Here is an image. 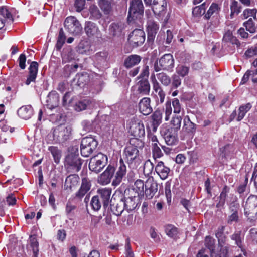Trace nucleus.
<instances>
[{
	"mask_svg": "<svg viewBox=\"0 0 257 257\" xmlns=\"http://www.w3.org/2000/svg\"><path fill=\"white\" fill-rule=\"evenodd\" d=\"M134 144H130L125 149L124 154L125 159L130 165H133L134 163H138L140 161L139 151L138 148L141 149L144 147V143L140 140H132Z\"/></svg>",
	"mask_w": 257,
	"mask_h": 257,
	"instance_id": "obj_1",
	"label": "nucleus"
},
{
	"mask_svg": "<svg viewBox=\"0 0 257 257\" xmlns=\"http://www.w3.org/2000/svg\"><path fill=\"white\" fill-rule=\"evenodd\" d=\"M175 60L171 54H165L160 59L156 60L154 64V70L156 72L161 70L172 72L174 67Z\"/></svg>",
	"mask_w": 257,
	"mask_h": 257,
	"instance_id": "obj_2",
	"label": "nucleus"
},
{
	"mask_svg": "<svg viewBox=\"0 0 257 257\" xmlns=\"http://www.w3.org/2000/svg\"><path fill=\"white\" fill-rule=\"evenodd\" d=\"M244 214L248 218V220L252 222L257 216V196L251 195L247 199L245 205Z\"/></svg>",
	"mask_w": 257,
	"mask_h": 257,
	"instance_id": "obj_3",
	"label": "nucleus"
},
{
	"mask_svg": "<svg viewBox=\"0 0 257 257\" xmlns=\"http://www.w3.org/2000/svg\"><path fill=\"white\" fill-rule=\"evenodd\" d=\"M97 145V141L93 137L83 138L80 145L81 155L85 157H89L96 149Z\"/></svg>",
	"mask_w": 257,
	"mask_h": 257,
	"instance_id": "obj_4",
	"label": "nucleus"
},
{
	"mask_svg": "<svg viewBox=\"0 0 257 257\" xmlns=\"http://www.w3.org/2000/svg\"><path fill=\"white\" fill-rule=\"evenodd\" d=\"M107 162V156L101 153H99L90 159L89 168L91 171L98 173L101 171L106 165Z\"/></svg>",
	"mask_w": 257,
	"mask_h": 257,
	"instance_id": "obj_5",
	"label": "nucleus"
},
{
	"mask_svg": "<svg viewBox=\"0 0 257 257\" xmlns=\"http://www.w3.org/2000/svg\"><path fill=\"white\" fill-rule=\"evenodd\" d=\"M65 29L70 34L74 36L80 35L82 31V27L80 22L74 16L67 17L64 21Z\"/></svg>",
	"mask_w": 257,
	"mask_h": 257,
	"instance_id": "obj_6",
	"label": "nucleus"
},
{
	"mask_svg": "<svg viewBox=\"0 0 257 257\" xmlns=\"http://www.w3.org/2000/svg\"><path fill=\"white\" fill-rule=\"evenodd\" d=\"M72 128L71 126H58L55 128L52 134L54 140L56 142H63L69 139L72 135Z\"/></svg>",
	"mask_w": 257,
	"mask_h": 257,
	"instance_id": "obj_7",
	"label": "nucleus"
},
{
	"mask_svg": "<svg viewBox=\"0 0 257 257\" xmlns=\"http://www.w3.org/2000/svg\"><path fill=\"white\" fill-rule=\"evenodd\" d=\"M144 6L142 0H132L130 4L128 19H140L143 16Z\"/></svg>",
	"mask_w": 257,
	"mask_h": 257,
	"instance_id": "obj_8",
	"label": "nucleus"
},
{
	"mask_svg": "<svg viewBox=\"0 0 257 257\" xmlns=\"http://www.w3.org/2000/svg\"><path fill=\"white\" fill-rule=\"evenodd\" d=\"M65 161L69 166V168L73 172H77L80 170L82 161L79 157L78 154L73 153L69 154L66 157Z\"/></svg>",
	"mask_w": 257,
	"mask_h": 257,
	"instance_id": "obj_9",
	"label": "nucleus"
},
{
	"mask_svg": "<svg viewBox=\"0 0 257 257\" xmlns=\"http://www.w3.org/2000/svg\"><path fill=\"white\" fill-rule=\"evenodd\" d=\"M177 131L172 127L166 126L162 128L161 134L168 145H175L177 141Z\"/></svg>",
	"mask_w": 257,
	"mask_h": 257,
	"instance_id": "obj_10",
	"label": "nucleus"
},
{
	"mask_svg": "<svg viewBox=\"0 0 257 257\" xmlns=\"http://www.w3.org/2000/svg\"><path fill=\"white\" fill-rule=\"evenodd\" d=\"M128 40L133 47H137L144 43L145 34L142 30L136 29L129 35Z\"/></svg>",
	"mask_w": 257,
	"mask_h": 257,
	"instance_id": "obj_11",
	"label": "nucleus"
},
{
	"mask_svg": "<svg viewBox=\"0 0 257 257\" xmlns=\"http://www.w3.org/2000/svg\"><path fill=\"white\" fill-rule=\"evenodd\" d=\"M158 190V184L153 177H149L145 182L144 194L150 199L155 195Z\"/></svg>",
	"mask_w": 257,
	"mask_h": 257,
	"instance_id": "obj_12",
	"label": "nucleus"
},
{
	"mask_svg": "<svg viewBox=\"0 0 257 257\" xmlns=\"http://www.w3.org/2000/svg\"><path fill=\"white\" fill-rule=\"evenodd\" d=\"M130 132L135 137H143L145 135V131L142 121L139 120H132L130 122Z\"/></svg>",
	"mask_w": 257,
	"mask_h": 257,
	"instance_id": "obj_13",
	"label": "nucleus"
},
{
	"mask_svg": "<svg viewBox=\"0 0 257 257\" xmlns=\"http://www.w3.org/2000/svg\"><path fill=\"white\" fill-rule=\"evenodd\" d=\"M159 28V24L152 19H148L147 25L148 41L153 42Z\"/></svg>",
	"mask_w": 257,
	"mask_h": 257,
	"instance_id": "obj_14",
	"label": "nucleus"
},
{
	"mask_svg": "<svg viewBox=\"0 0 257 257\" xmlns=\"http://www.w3.org/2000/svg\"><path fill=\"white\" fill-rule=\"evenodd\" d=\"M111 193V190L108 188L99 189L97 191V195L95 196V197H98L99 200L101 202L105 209L108 206Z\"/></svg>",
	"mask_w": 257,
	"mask_h": 257,
	"instance_id": "obj_15",
	"label": "nucleus"
},
{
	"mask_svg": "<svg viewBox=\"0 0 257 257\" xmlns=\"http://www.w3.org/2000/svg\"><path fill=\"white\" fill-rule=\"evenodd\" d=\"M59 104V96L55 91L50 92L47 95L45 105L48 109H53L57 106Z\"/></svg>",
	"mask_w": 257,
	"mask_h": 257,
	"instance_id": "obj_16",
	"label": "nucleus"
},
{
	"mask_svg": "<svg viewBox=\"0 0 257 257\" xmlns=\"http://www.w3.org/2000/svg\"><path fill=\"white\" fill-rule=\"evenodd\" d=\"M126 172V167L124 164L122 159L119 161V166L116 172L115 178L113 179L112 185L116 186L120 184L123 178L125 176Z\"/></svg>",
	"mask_w": 257,
	"mask_h": 257,
	"instance_id": "obj_17",
	"label": "nucleus"
},
{
	"mask_svg": "<svg viewBox=\"0 0 257 257\" xmlns=\"http://www.w3.org/2000/svg\"><path fill=\"white\" fill-rule=\"evenodd\" d=\"M151 6L154 13L159 16L165 12L167 4L166 0H154Z\"/></svg>",
	"mask_w": 257,
	"mask_h": 257,
	"instance_id": "obj_18",
	"label": "nucleus"
},
{
	"mask_svg": "<svg viewBox=\"0 0 257 257\" xmlns=\"http://www.w3.org/2000/svg\"><path fill=\"white\" fill-rule=\"evenodd\" d=\"M84 30L88 37H98L100 35V31L97 25L91 21L86 22Z\"/></svg>",
	"mask_w": 257,
	"mask_h": 257,
	"instance_id": "obj_19",
	"label": "nucleus"
},
{
	"mask_svg": "<svg viewBox=\"0 0 257 257\" xmlns=\"http://www.w3.org/2000/svg\"><path fill=\"white\" fill-rule=\"evenodd\" d=\"M150 98L144 97L139 103V110L144 115L150 114L153 111L150 105Z\"/></svg>",
	"mask_w": 257,
	"mask_h": 257,
	"instance_id": "obj_20",
	"label": "nucleus"
},
{
	"mask_svg": "<svg viewBox=\"0 0 257 257\" xmlns=\"http://www.w3.org/2000/svg\"><path fill=\"white\" fill-rule=\"evenodd\" d=\"M38 70V63L37 62H31L29 68V75L25 82L26 85H28L31 82L35 81Z\"/></svg>",
	"mask_w": 257,
	"mask_h": 257,
	"instance_id": "obj_21",
	"label": "nucleus"
},
{
	"mask_svg": "<svg viewBox=\"0 0 257 257\" xmlns=\"http://www.w3.org/2000/svg\"><path fill=\"white\" fill-rule=\"evenodd\" d=\"M155 171L161 179L165 180L168 177L170 169L163 162L159 161L155 167Z\"/></svg>",
	"mask_w": 257,
	"mask_h": 257,
	"instance_id": "obj_22",
	"label": "nucleus"
},
{
	"mask_svg": "<svg viewBox=\"0 0 257 257\" xmlns=\"http://www.w3.org/2000/svg\"><path fill=\"white\" fill-rule=\"evenodd\" d=\"M76 54L70 46L65 48L62 54V63H68L76 60Z\"/></svg>",
	"mask_w": 257,
	"mask_h": 257,
	"instance_id": "obj_23",
	"label": "nucleus"
},
{
	"mask_svg": "<svg viewBox=\"0 0 257 257\" xmlns=\"http://www.w3.org/2000/svg\"><path fill=\"white\" fill-rule=\"evenodd\" d=\"M91 186L90 181L88 178H83L81 187L76 193V197L79 198L83 197L89 191Z\"/></svg>",
	"mask_w": 257,
	"mask_h": 257,
	"instance_id": "obj_24",
	"label": "nucleus"
},
{
	"mask_svg": "<svg viewBox=\"0 0 257 257\" xmlns=\"http://www.w3.org/2000/svg\"><path fill=\"white\" fill-rule=\"evenodd\" d=\"M89 81V76L86 73L77 74L72 81V85L82 87Z\"/></svg>",
	"mask_w": 257,
	"mask_h": 257,
	"instance_id": "obj_25",
	"label": "nucleus"
},
{
	"mask_svg": "<svg viewBox=\"0 0 257 257\" xmlns=\"http://www.w3.org/2000/svg\"><path fill=\"white\" fill-rule=\"evenodd\" d=\"M137 91L142 95H148L150 85L147 79H142L137 84Z\"/></svg>",
	"mask_w": 257,
	"mask_h": 257,
	"instance_id": "obj_26",
	"label": "nucleus"
},
{
	"mask_svg": "<svg viewBox=\"0 0 257 257\" xmlns=\"http://www.w3.org/2000/svg\"><path fill=\"white\" fill-rule=\"evenodd\" d=\"M114 167L109 165L100 177V181L101 182L105 184H107L110 183L111 179L114 175Z\"/></svg>",
	"mask_w": 257,
	"mask_h": 257,
	"instance_id": "obj_27",
	"label": "nucleus"
},
{
	"mask_svg": "<svg viewBox=\"0 0 257 257\" xmlns=\"http://www.w3.org/2000/svg\"><path fill=\"white\" fill-rule=\"evenodd\" d=\"M121 199L123 200L125 209L127 211L133 210L137 206L138 199L135 196L127 198L123 197Z\"/></svg>",
	"mask_w": 257,
	"mask_h": 257,
	"instance_id": "obj_28",
	"label": "nucleus"
},
{
	"mask_svg": "<svg viewBox=\"0 0 257 257\" xmlns=\"http://www.w3.org/2000/svg\"><path fill=\"white\" fill-rule=\"evenodd\" d=\"M17 113L20 117L27 120L33 115V110L30 105L23 106L18 110Z\"/></svg>",
	"mask_w": 257,
	"mask_h": 257,
	"instance_id": "obj_29",
	"label": "nucleus"
},
{
	"mask_svg": "<svg viewBox=\"0 0 257 257\" xmlns=\"http://www.w3.org/2000/svg\"><path fill=\"white\" fill-rule=\"evenodd\" d=\"M152 130L155 132L162 122V113L161 110H156L151 115Z\"/></svg>",
	"mask_w": 257,
	"mask_h": 257,
	"instance_id": "obj_30",
	"label": "nucleus"
},
{
	"mask_svg": "<svg viewBox=\"0 0 257 257\" xmlns=\"http://www.w3.org/2000/svg\"><path fill=\"white\" fill-rule=\"evenodd\" d=\"M79 177L77 175H70L68 176L65 181L64 189L71 190L73 187H76L79 182Z\"/></svg>",
	"mask_w": 257,
	"mask_h": 257,
	"instance_id": "obj_31",
	"label": "nucleus"
},
{
	"mask_svg": "<svg viewBox=\"0 0 257 257\" xmlns=\"http://www.w3.org/2000/svg\"><path fill=\"white\" fill-rule=\"evenodd\" d=\"M124 28V24L122 22L112 23L109 27L110 34L113 36H119Z\"/></svg>",
	"mask_w": 257,
	"mask_h": 257,
	"instance_id": "obj_32",
	"label": "nucleus"
},
{
	"mask_svg": "<svg viewBox=\"0 0 257 257\" xmlns=\"http://www.w3.org/2000/svg\"><path fill=\"white\" fill-rule=\"evenodd\" d=\"M141 60V57L138 55H131L124 60V66L126 68H130L138 64Z\"/></svg>",
	"mask_w": 257,
	"mask_h": 257,
	"instance_id": "obj_33",
	"label": "nucleus"
},
{
	"mask_svg": "<svg viewBox=\"0 0 257 257\" xmlns=\"http://www.w3.org/2000/svg\"><path fill=\"white\" fill-rule=\"evenodd\" d=\"M215 240L211 236H206L205 239V245L210 250L211 257H221L214 251Z\"/></svg>",
	"mask_w": 257,
	"mask_h": 257,
	"instance_id": "obj_34",
	"label": "nucleus"
},
{
	"mask_svg": "<svg viewBox=\"0 0 257 257\" xmlns=\"http://www.w3.org/2000/svg\"><path fill=\"white\" fill-rule=\"evenodd\" d=\"M124 209H125L124 206L123 202L121 199L115 203L111 205V210L116 216H120Z\"/></svg>",
	"mask_w": 257,
	"mask_h": 257,
	"instance_id": "obj_35",
	"label": "nucleus"
},
{
	"mask_svg": "<svg viewBox=\"0 0 257 257\" xmlns=\"http://www.w3.org/2000/svg\"><path fill=\"white\" fill-rule=\"evenodd\" d=\"M90 103L91 101L89 99L80 100L75 103L74 105V108L76 111L80 112L85 110Z\"/></svg>",
	"mask_w": 257,
	"mask_h": 257,
	"instance_id": "obj_36",
	"label": "nucleus"
},
{
	"mask_svg": "<svg viewBox=\"0 0 257 257\" xmlns=\"http://www.w3.org/2000/svg\"><path fill=\"white\" fill-rule=\"evenodd\" d=\"M108 55L107 51H101L96 53L93 56V58L98 64H103L107 61Z\"/></svg>",
	"mask_w": 257,
	"mask_h": 257,
	"instance_id": "obj_37",
	"label": "nucleus"
},
{
	"mask_svg": "<svg viewBox=\"0 0 257 257\" xmlns=\"http://www.w3.org/2000/svg\"><path fill=\"white\" fill-rule=\"evenodd\" d=\"M183 78L178 75L173 74L171 79V90L176 89L181 86L182 83V79Z\"/></svg>",
	"mask_w": 257,
	"mask_h": 257,
	"instance_id": "obj_38",
	"label": "nucleus"
},
{
	"mask_svg": "<svg viewBox=\"0 0 257 257\" xmlns=\"http://www.w3.org/2000/svg\"><path fill=\"white\" fill-rule=\"evenodd\" d=\"M48 150L51 152L52 155L54 160L56 164H58L60 162L61 157V151L57 147L50 146L48 148Z\"/></svg>",
	"mask_w": 257,
	"mask_h": 257,
	"instance_id": "obj_39",
	"label": "nucleus"
},
{
	"mask_svg": "<svg viewBox=\"0 0 257 257\" xmlns=\"http://www.w3.org/2000/svg\"><path fill=\"white\" fill-rule=\"evenodd\" d=\"M158 79L162 85L165 86H168L170 85L171 81L170 77L168 75L164 72H161L157 74Z\"/></svg>",
	"mask_w": 257,
	"mask_h": 257,
	"instance_id": "obj_40",
	"label": "nucleus"
},
{
	"mask_svg": "<svg viewBox=\"0 0 257 257\" xmlns=\"http://www.w3.org/2000/svg\"><path fill=\"white\" fill-rule=\"evenodd\" d=\"M232 201L229 204V210L230 213H238L240 205L236 196L232 197Z\"/></svg>",
	"mask_w": 257,
	"mask_h": 257,
	"instance_id": "obj_41",
	"label": "nucleus"
},
{
	"mask_svg": "<svg viewBox=\"0 0 257 257\" xmlns=\"http://www.w3.org/2000/svg\"><path fill=\"white\" fill-rule=\"evenodd\" d=\"M145 183L141 180H136L134 183L133 190L135 191L139 195H144Z\"/></svg>",
	"mask_w": 257,
	"mask_h": 257,
	"instance_id": "obj_42",
	"label": "nucleus"
},
{
	"mask_svg": "<svg viewBox=\"0 0 257 257\" xmlns=\"http://www.w3.org/2000/svg\"><path fill=\"white\" fill-rule=\"evenodd\" d=\"M256 14H257V9H245L243 12L242 14L241 15L242 18L243 19H245L250 17L255 21H257L256 18Z\"/></svg>",
	"mask_w": 257,
	"mask_h": 257,
	"instance_id": "obj_43",
	"label": "nucleus"
},
{
	"mask_svg": "<svg viewBox=\"0 0 257 257\" xmlns=\"http://www.w3.org/2000/svg\"><path fill=\"white\" fill-rule=\"evenodd\" d=\"M165 231L166 234L171 237L175 238L178 234V229L172 224H168L165 227Z\"/></svg>",
	"mask_w": 257,
	"mask_h": 257,
	"instance_id": "obj_44",
	"label": "nucleus"
},
{
	"mask_svg": "<svg viewBox=\"0 0 257 257\" xmlns=\"http://www.w3.org/2000/svg\"><path fill=\"white\" fill-rule=\"evenodd\" d=\"M90 17L94 20H97L101 17L102 14L98 8L95 5H91L89 8Z\"/></svg>",
	"mask_w": 257,
	"mask_h": 257,
	"instance_id": "obj_45",
	"label": "nucleus"
},
{
	"mask_svg": "<svg viewBox=\"0 0 257 257\" xmlns=\"http://www.w3.org/2000/svg\"><path fill=\"white\" fill-rule=\"evenodd\" d=\"M66 40V36L65 35L64 31L62 28H61L59 33V35L57 38V41L56 45V47L57 50H60L63 44H64Z\"/></svg>",
	"mask_w": 257,
	"mask_h": 257,
	"instance_id": "obj_46",
	"label": "nucleus"
},
{
	"mask_svg": "<svg viewBox=\"0 0 257 257\" xmlns=\"http://www.w3.org/2000/svg\"><path fill=\"white\" fill-rule=\"evenodd\" d=\"M31 247L32 248L33 252V257H37L38 249V242L37 241L35 235H31L30 237Z\"/></svg>",
	"mask_w": 257,
	"mask_h": 257,
	"instance_id": "obj_47",
	"label": "nucleus"
},
{
	"mask_svg": "<svg viewBox=\"0 0 257 257\" xmlns=\"http://www.w3.org/2000/svg\"><path fill=\"white\" fill-rule=\"evenodd\" d=\"M206 3H204L200 6L194 8L192 11V14L196 17L200 16L205 12Z\"/></svg>",
	"mask_w": 257,
	"mask_h": 257,
	"instance_id": "obj_48",
	"label": "nucleus"
},
{
	"mask_svg": "<svg viewBox=\"0 0 257 257\" xmlns=\"http://www.w3.org/2000/svg\"><path fill=\"white\" fill-rule=\"evenodd\" d=\"M240 9L241 6L239 5L238 2L233 1L230 5L231 18H232L234 15H238L240 12Z\"/></svg>",
	"mask_w": 257,
	"mask_h": 257,
	"instance_id": "obj_49",
	"label": "nucleus"
},
{
	"mask_svg": "<svg viewBox=\"0 0 257 257\" xmlns=\"http://www.w3.org/2000/svg\"><path fill=\"white\" fill-rule=\"evenodd\" d=\"M243 26L246 28L247 31L251 33H254L256 31L255 23L252 18H250L247 21L244 22Z\"/></svg>",
	"mask_w": 257,
	"mask_h": 257,
	"instance_id": "obj_50",
	"label": "nucleus"
},
{
	"mask_svg": "<svg viewBox=\"0 0 257 257\" xmlns=\"http://www.w3.org/2000/svg\"><path fill=\"white\" fill-rule=\"evenodd\" d=\"M189 72V68L183 65H178L176 68L175 74L178 75L181 77L183 78L187 75Z\"/></svg>",
	"mask_w": 257,
	"mask_h": 257,
	"instance_id": "obj_51",
	"label": "nucleus"
},
{
	"mask_svg": "<svg viewBox=\"0 0 257 257\" xmlns=\"http://www.w3.org/2000/svg\"><path fill=\"white\" fill-rule=\"evenodd\" d=\"M154 169V165L150 161V160H148L145 161L144 165V170L143 172L145 175L149 176L150 175Z\"/></svg>",
	"mask_w": 257,
	"mask_h": 257,
	"instance_id": "obj_52",
	"label": "nucleus"
},
{
	"mask_svg": "<svg viewBox=\"0 0 257 257\" xmlns=\"http://www.w3.org/2000/svg\"><path fill=\"white\" fill-rule=\"evenodd\" d=\"M219 7L218 5L216 3H212L210 6L209 10L207 13L205 15V18L207 19H209L211 16L215 13H217L218 11Z\"/></svg>",
	"mask_w": 257,
	"mask_h": 257,
	"instance_id": "obj_53",
	"label": "nucleus"
},
{
	"mask_svg": "<svg viewBox=\"0 0 257 257\" xmlns=\"http://www.w3.org/2000/svg\"><path fill=\"white\" fill-rule=\"evenodd\" d=\"M98 197H95V196H94L92 197L91 200L90 204L92 208L94 211H98L102 205L101 204V202L100 201Z\"/></svg>",
	"mask_w": 257,
	"mask_h": 257,
	"instance_id": "obj_54",
	"label": "nucleus"
},
{
	"mask_svg": "<svg viewBox=\"0 0 257 257\" xmlns=\"http://www.w3.org/2000/svg\"><path fill=\"white\" fill-rule=\"evenodd\" d=\"M152 153L153 157L154 158V159H156L157 158H160L163 155V154L161 150L158 147L156 143L153 144Z\"/></svg>",
	"mask_w": 257,
	"mask_h": 257,
	"instance_id": "obj_55",
	"label": "nucleus"
},
{
	"mask_svg": "<svg viewBox=\"0 0 257 257\" xmlns=\"http://www.w3.org/2000/svg\"><path fill=\"white\" fill-rule=\"evenodd\" d=\"M80 53L90 54V46L88 42L80 43L79 45Z\"/></svg>",
	"mask_w": 257,
	"mask_h": 257,
	"instance_id": "obj_56",
	"label": "nucleus"
},
{
	"mask_svg": "<svg viewBox=\"0 0 257 257\" xmlns=\"http://www.w3.org/2000/svg\"><path fill=\"white\" fill-rule=\"evenodd\" d=\"M223 41L225 42H230L232 44L235 43L237 41L235 37L232 35L230 31H227L224 35Z\"/></svg>",
	"mask_w": 257,
	"mask_h": 257,
	"instance_id": "obj_57",
	"label": "nucleus"
},
{
	"mask_svg": "<svg viewBox=\"0 0 257 257\" xmlns=\"http://www.w3.org/2000/svg\"><path fill=\"white\" fill-rule=\"evenodd\" d=\"M99 6L105 14H108L111 10V5L107 0H101Z\"/></svg>",
	"mask_w": 257,
	"mask_h": 257,
	"instance_id": "obj_58",
	"label": "nucleus"
},
{
	"mask_svg": "<svg viewBox=\"0 0 257 257\" xmlns=\"http://www.w3.org/2000/svg\"><path fill=\"white\" fill-rule=\"evenodd\" d=\"M231 238L235 241V244L238 246L241 247L242 244V237L241 235V231H237L231 236Z\"/></svg>",
	"mask_w": 257,
	"mask_h": 257,
	"instance_id": "obj_59",
	"label": "nucleus"
},
{
	"mask_svg": "<svg viewBox=\"0 0 257 257\" xmlns=\"http://www.w3.org/2000/svg\"><path fill=\"white\" fill-rule=\"evenodd\" d=\"M181 121L182 118L180 116H177L173 117L171 120V124L174 126L173 128H174L176 131H177L180 129Z\"/></svg>",
	"mask_w": 257,
	"mask_h": 257,
	"instance_id": "obj_60",
	"label": "nucleus"
},
{
	"mask_svg": "<svg viewBox=\"0 0 257 257\" xmlns=\"http://www.w3.org/2000/svg\"><path fill=\"white\" fill-rule=\"evenodd\" d=\"M184 127H185V129L188 132H192L194 131L195 130V124L192 122L189 118H187V120L185 119L184 120Z\"/></svg>",
	"mask_w": 257,
	"mask_h": 257,
	"instance_id": "obj_61",
	"label": "nucleus"
},
{
	"mask_svg": "<svg viewBox=\"0 0 257 257\" xmlns=\"http://www.w3.org/2000/svg\"><path fill=\"white\" fill-rule=\"evenodd\" d=\"M238 221V213H231L228 217L227 222L228 224H232L233 223H237Z\"/></svg>",
	"mask_w": 257,
	"mask_h": 257,
	"instance_id": "obj_62",
	"label": "nucleus"
},
{
	"mask_svg": "<svg viewBox=\"0 0 257 257\" xmlns=\"http://www.w3.org/2000/svg\"><path fill=\"white\" fill-rule=\"evenodd\" d=\"M152 79V84H153V90L157 93L158 91L162 90L159 83L157 81L155 78V76L154 75H153L151 77Z\"/></svg>",
	"mask_w": 257,
	"mask_h": 257,
	"instance_id": "obj_63",
	"label": "nucleus"
},
{
	"mask_svg": "<svg viewBox=\"0 0 257 257\" xmlns=\"http://www.w3.org/2000/svg\"><path fill=\"white\" fill-rule=\"evenodd\" d=\"M172 105L174 108V112L179 113L181 111V107L179 101L178 99L175 98L172 101Z\"/></svg>",
	"mask_w": 257,
	"mask_h": 257,
	"instance_id": "obj_64",
	"label": "nucleus"
}]
</instances>
